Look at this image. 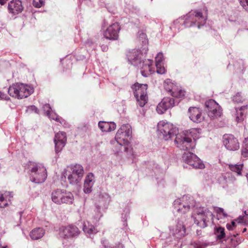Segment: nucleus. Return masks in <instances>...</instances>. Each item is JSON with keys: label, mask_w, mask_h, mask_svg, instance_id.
Returning <instances> with one entry per match:
<instances>
[{"label": "nucleus", "mask_w": 248, "mask_h": 248, "mask_svg": "<svg viewBox=\"0 0 248 248\" xmlns=\"http://www.w3.org/2000/svg\"><path fill=\"white\" fill-rule=\"evenodd\" d=\"M201 131L200 129L192 128L179 133L175 140L177 147L182 150L193 149L196 145L195 140L200 137Z\"/></svg>", "instance_id": "f257e3e1"}, {"label": "nucleus", "mask_w": 248, "mask_h": 248, "mask_svg": "<svg viewBox=\"0 0 248 248\" xmlns=\"http://www.w3.org/2000/svg\"><path fill=\"white\" fill-rule=\"evenodd\" d=\"M140 40L144 43V45L140 49H132L128 52L127 58L129 62L136 67L140 66L141 62L143 61V55L148 51L147 45V39L146 34L141 32L139 35Z\"/></svg>", "instance_id": "f03ea898"}, {"label": "nucleus", "mask_w": 248, "mask_h": 248, "mask_svg": "<svg viewBox=\"0 0 248 248\" xmlns=\"http://www.w3.org/2000/svg\"><path fill=\"white\" fill-rule=\"evenodd\" d=\"M158 136L165 140H168L179 135L178 128L167 121H161L157 126ZM176 138H175L176 139Z\"/></svg>", "instance_id": "7ed1b4c3"}, {"label": "nucleus", "mask_w": 248, "mask_h": 248, "mask_svg": "<svg viewBox=\"0 0 248 248\" xmlns=\"http://www.w3.org/2000/svg\"><path fill=\"white\" fill-rule=\"evenodd\" d=\"M194 223L201 228H204L213 219V214L208 209L204 207L195 208L192 215Z\"/></svg>", "instance_id": "20e7f679"}, {"label": "nucleus", "mask_w": 248, "mask_h": 248, "mask_svg": "<svg viewBox=\"0 0 248 248\" xmlns=\"http://www.w3.org/2000/svg\"><path fill=\"white\" fill-rule=\"evenodd\" d=\"M33 91L32 87L22 83H14L8 88L9 94L18 99L28 97Z\"/></svg>", "instance_id": "39448f33"}, {"label": "nucleus", "mask_w": 248, "mask_h": 248, "mask_svg": "<svg viewBox=\"0 0 248 248\" xmlns=\"http://www.w3.org/2000/svg\"><path fill=\"white\" fill-rule=\"evenodd\" d=\"M84 170L82 165L79 164L71 165L67 167L65 170V177L72 185H77L80 182L83 175Z\"/></svg>", "instance_id": "423d86ee"}, {"label": "nucleus", "mask_w": 248, "mask_h": 248, "mask_svg": "<svg viewBox=\"0 0 248 248\" xmlns=\"http://www.w3.org/2000/svg\"><path fill=\"white\" fill-rule=\"evenodd\" d=\"M51 197L52 201L58 205L71 204L74 200V195L71 192L61 189L53 190L51 194Z\"/></svg>", "instance_id": "0eeeda50"}, {"label": "nucleus", "mask_w": 248, "mask_h": 248, "mask_svg": "<svg viewBox=\"0 0 248 248\" xmlns=\"http://www.w3.org/2000/svg\"><path fill=\"white\" fill-rule=\"evenodd\" d=\"M30 180L37 184L42 183L46 180L47 174L46 169L41 164L32 163L30 165Z\"/></svg>", "instance_id": "6e6552de"}, {"label": "nucleus", "mask_w": 248, "mask_h": 248, "mask_svg": "<svg viewBox=\"0 0 248 248\" xmlns=\"http://www.w3.org/2000/svg\"><path fill=\"white\" fill-rule=\"evenodd\" d=\"M147 85L146 84H140L139 83H136L132 86L137 104L140 107H143L147 103Z\"/></svg>", "instance_id": "1a4fd4ad"}, {"label": "nucleus", "mask_w": 248, "mask_h": 248, "mask_svg": "<svg viewBox=\"0 0 248 248\" xmlns=\"http://www.w3.org/2000/svg\"><path fill=\"white\" fill-rule=\"evenodd\" d=\"M176 211L180 213H185L191 207L195 206V202L192 197L185 195L180 199H176L173 202Z\"/></svg>", "instance_id": "9d476101"}, {"label": "nucleus", "mask_w": 248, "mask_h": 248, "mask_svg": "<svg viewBox=\"0 0 248 248\" xmlns=\"http://www.w3.org/2000/svg\"><path fill=\"white\" fill-rule=\"evenodd\" d=\"M131 126L129 124H125L122 125L118 130L115 139L119 145L125 146L128 144L129 140L131 138Z\"/></svg>", "instance_id": "9b49d317"}, {"label": "nucleus", "mask_w": 248, "mask_h": 248, "mask_svg": "<svg viewBox=\"0 0 248 248\" xmlns=\"http://www.w3.org/2000/svg\"><path fill=\"white\" fill-rule=\"evenodd\" d=\"M206 18L202 16L200 12H192L187 16L184 24L186 27H190L193 25H197L198 28L203 26L206 22Z\"/></svg>", "instance_id": "f8f14e48"}, {"label": "nucleus", "mask_w": 248, "mask_h": 248, "mask_svg": "<svg viewBox=\"0 0 248 248\" xmlns=\"http://www.w3.org/2000/svg\"><path fill=\"white\" fill-rule=\"evenodd\" d=\"M164 87L166 91L173 97L182 98L185 95V91L177 84L172 82L170 79H167L164 81Z\"/></svg>", "instance_id": "ddd939ff"}, {"label": "nucleus", "mask_w": 248, "mask_h": 248, "mask_svg": "<svg viewBox=\"0 0 248 248\" xmlns=\"http://www.w3.org/2000/svg\"><path fill=\"white\" fill-rule=\"evenodd\" d=\"M80 233L78 228L73 225L62 226L59 230V235L64 239H73L77 238Z\"/></svg>", "instance_id": "4468645a"}, {"label": "nucleus", "mask_w": 248, "mask_h": 248, "mask_svg": "<svg viewBox=\"0 0 248 248\" xmlns=\"http://www.w3.org/2000/svg\"><path fill=\"white\" fill-rule=\"evenodd\" d=\"M183 160L192 168L198 169L204 168V165L200 159L196 155L190 152L184 154Z\"/></svg>", "instance_id": "2eb2a0df"}, {"label": "nucleus", "mask_w": 248, "mask_h": 248, "mask_svg": "<svg viewBox=\"0 0 248 248\" xmlns=\"http://www.w3.org/2000/svg\"><path fill=\"white\" fill-rule=\"evenodd\" d=\"M208 116L212 118H217L221 116L222 109L220 106L214 100L210 99L205 103Z\"/></svg>", "instance_id": "dca6fc26"}, {"label": "nucleus", "mask_w": 248, "mask_h": 248, "mask_svg": "<svg viewBox=\"0 0 248 248\" xmlns=\"http://www.w3.org/2000/svg\"><path fill=\"white\" fill-rule=\"evenodd\" d=\"M120 26L118 23L115 22L110 25L104 31V36L108 39L115 40L118 38Z\"/></svg>", "instance_id": "f3484780"}, {"label": "nucleus", "mask_w": 248, "mask_h": 248, "mask_svg": "<svg viewBox=\"0 0 248 248\" xmlns=\"http://www.w3.org/2000/svg\"><path fill=\"white\" fill-rule=\"evenodd\" d=\"M175 102L173 98L165 97L158 104L156 107V111L158 114H162L168 109L172 108L175 106Z\"/></svg>", "instance_id": "a211bd4d"}, {"label": "nucleus", "mask_w": 248, "mask_h": 248, "mask_svg": "<svg viewBox=\"0 0 248 248\" xmlns=\"http://www.w3.org/2000/svg\"><path fill=\"white\" fill-rule=\"evenodd\" d=\"M223 142L225 147L229 150L235 151L239 148L238 140L232 134L224 135Z\"/></svg>", "instance_id": "6ab92c4d"}, {"label": "nucleus", "mask_w": 248, "mask_h": 248, "mask_svg": "<svg viewBox=\"0 0 248 248\" xmlns=\"http://www.w3.org/2000/svg\"><path fill=\"white\" fill-rule=\"evenodd\" d=\"M110 197L109 195L105 192H101L98 196L99 205L96 206L97 214L95 218L96 219H99L102 216L101 209L105 207L106 205L109 202Z\"/></svg>", "instance_id": "aec40b11"}, {"label": "nucleus", "mask_w": 248, "mask_h": 248, "mask_svg": "<svg viewBox=\"0 0 248 248\" xmlns=\"http://www.w3.org/2000/svg\"><path fill=\"white\" fill-rule=\"evenodd\" d=\"M67 141L66 133L64 132H59L55 134L54 142L55 145V151L59 153L65 146Z\"/></svg>", "instance_id": "412c9836"}, {"label": "nucleus", "mask_w": 248, "mask_h": 248, "mask_svg": "<svg viewBox=\"0 0 248 248\" xmlns=\"http://www.w3.org/2000/svg\"><path fill=\"white\" fill-rule=\"evenodd\" d=\"M153 62V61L151 60H145L141 62L140 66H138L141 69V73L143 77H147L154 71Z\"/></svg>", "instance_id": "4be33fe9"}, {"label": "nucleus", "mask_w": 248, "mask_h": 248, "mask_svg": "<svg viewBox=\"0 0 248 248\" xmlns=\"http://www.w3.org/2000/svg\"><path fill=\"white\" fill-rule=\"evenodd\" d=\"M235 181L234 177L230 173L222 175L218 178L219 184L223 188L232 187Z\"/></svg>", "instance_id": "5701e85b"}, {"label": "nucleus", "mask_w": 248, "mask_h": 248, "mask_svg": "<svg viewBox=\"0 0 248 248\" xmlns=\"http://www.w3.org/2000/svg\"><path fill=\"white\" fill-rule=\"evenodd\" d=\"M8 12L16 15L20 13L23 10L22 2L20 0H12L10 1L8 5Z\"/></svg>", "instance_id": "b1692460"}, {"label": "nucleus", "mask_w": 248, "mask_h": 248, "mask_svg": "<svg viewBox=\"0 0 248 248\" xmlns=\"http://www.w3.org/2000/svg\"><path fill=\"white\" fill-rule=\"evenodd\" d=\"M95 183V177L93 173L90 172L86 176L83 186V191L86 194L90 193Z\"/></svg>", "instance_id": "393cba45"}, {"label": "nucleus", "mask_w": 248, "mask_h": 248, "mask_svg": "<svg viewBox=\"0 0 248 248\" xmlns=\"http://www.w3.org/2000/svg\"><path fill=\"white\" fill-rule=\"evenodd\" d=\"M248 107L247 105L241 106L240 108H235L232 114L235 117V121L237 123L243 122L246 117Z\"/></svg>", "instance_id": "a878e982"}, {"label": "nucleus", "mask_w": 248, "mask_h": 248, "mask_svg": "<svg viewBox=\"0 0 248 248\" xmlns=\"http://www.w3.org/2000/svg\"><path fill=\"white\" fill-rule=\"evenodd\" d=\"M189 117L195 123H200L203 120L201 110L196 107H190L188 109Z\"/></svg>", "instance_id": "bb28decb"}, {"label": "nucleus", "mask_w": 248, "mask_h": 248, "mask_svg": "<svg viewBox=\"0 0 248 248\" xmlns=\"http://www.w3.org/2000/svg\"><path fill=\"white\" fill-rule=\"evenodd\" d=\"M13 194L11 192L5 191L0 193V207L5 208L11 204Z\"/></svg>", "instance_id": "cd10ccee"}, {"label": "nucleus", "mask_w": 248, "mask_h": 248, "mask_svg": "<svg viewBox=\"0 0 248 248\" xmlns=\"http://www.w3.org/2000/svg\"><path fill=\"white\" fill-rule=\"evenodd\" d=\"M170 232L173 235L179 238L184 236L186 233V228L182 221H178L175 229L170 228Z\"/></svg>", "instance_id": "c85d7f7f"}, {"label": "nucleus", "mask_w": 248, "mask_h": 248, "mask_svg": "<svg viewBox=\"0 0 248 248\" xmlns=\"http://www.w3.org/2000/svg\"><path fill=\"white\" fill-rule=\"evenodd\" d=\"M98 126L103 132H110L116 129V125L114 122H99Z\"/></svg>", "instance_id": "c756f323"}, {"label": "nucleus", "mask_w": 248, "mask_h": 248, "mask_svg": "<svg viewBox=\"0 0 248 248\" xmlns=\"http://www.w3.org/2000/svg\"><path fill=\"white\" fill-rule=\"evenodd\" d=\"M45 231L42 228H36L32 230L30 233L32 240H38L41 238L45 234Z\"/></svg>", "instance_id": "7c9ffc66"}, {"label": "nucleus", "mask_w": 248, "mask_h": 248, "mask_svg": "<svg viewBox=\"0 0 248 248\" xmlns=\"http://www.w3.org/2000/svg\"><path fill=\"white\" fill-rule=\"evenodd\" d=\"M83 231L86 234H89V235L95 233L97 232L95 228L88 222H87V223H84L83 226Z\"/></svg>", "instance_id": "2f4dec72"}, {"label": "nucleus", "mask_w": 248, "mask_h": 248, "mask_svg": "<svg viewBox=\"0 0 248 248\" xmlns=\"http://www.w3.org/2000/svg\"><path fill=\"white\" fill-rule=\"evenodd\" d=\"M243 167V164H229V169L233 172H235L237 175L241 174V171Z\"/></svg>", "instance_id": "473e14b6"}, {"label": "nucleus", "mask_w": 248, "mask_h": 248, "mask_svg": "<svg viewBox=\"0 0 248 248\" xmlns=\"http://www.w3.org/2000/svg\"><path fill=\"white\" fill-rule=\"evenodd\" d=\"M241 155L243 157L248 158V138H245L243 141Z\"/></svg>", "instance_id": "72a5a7b5"}, {"label": "nucleus", "mask_w": 248, "mask_h": 248, "mask_svg": "<svg viewBox=\"0 0 248 248\" xmlns=\"http://www.w3.org/2000/svg\"><path fill=\"white\" fill-rule=\"evenodd\" d=\"M47 116L50 119L54 120L57 122H59L62 124H65V121L61 117H59L55 112L52 110L51 111L49 114Z\"/></svg>", "instance_id": "f704fd0d"}, {"label": "nucleus", "mask_w": 248, "mask_h": 248, "mask_svg": "<svg viewBox=\"0 0 248 248\" xmlns=\"http://www.w3.org/2000/svg\"><path fill=\"white\" fill-rule=\"evenodd\" d=\"M101 244L104 248H124L123 245L121 243L117 244L115 246H111L109 244L106 239H102Z\"/></svg>", "instance_id": "c9c22d12"}, {"label": "nucleus", "mask_w": 248, "mask_h": 248, "mask_svg": "<svg viewBox=\"0 0 248 248\" xmlns=\"http://www.w3.org/2000/svg\"><path fill=\"white\" fill-rule=\"evenodd\" d=\"M224 228L222 227H218L216 229L215 231V234L217 239H222L225 236V233L224 232Z\"/></svg>", "instance_id": "e433bc0d"}, {"label": "nucleus", "mask_w": 248, "mask_h": 248, "mask_svg": "<svg viewBox=\"0 0 248 248\" xmlns=\"http://www.w3.org/2000/svg\"><path fill=\"white\" fill-rule=\"evenodd\" d=\"M232 100L234 103H242L245 99L240 93H237L232 97Z\"/></svg>", "instance_id": "4c0bfd02"}, {"label": "nucleus", "mask_w": 248, "mask_h": 248, "mask_svg": "<svg viewBox=\"0 0 248 248\" xmlns=\"http://www.w3.org/2000/svg\"><path fill=\"white\" fill-rule=\"evenodd\" d=\"M155 66H158L160 64H163L162 62L164 60L163 53L161 52L158 53L155 58Z\"/></svg>", "instance_id": "58836bf2"}, {"label": "nucleus", "mask_w": 248, "mask_h": 248, "mask_svg": "<svg viewBox=\"0 0 248 248\" xmlns=\"http://www.w3.org/2000/svg\"><path fill=\"white\" fill-rule=\"evenodd\" d=\"M217 216L220 218L226 217L227 214L225 212L224 209L222 208H217L216 210Z\"/></svg>", "instance_id": "ea45409f"}, {"label": "nucleus", "mask_w": 248, "mask_h": 248, "mask_svg": "<svg viewBox=\"0 0 248 248\" xmlns=\"http://www.w3.org/2000/svg\"><path fill=\"white\" fill-rule=\"evenodd\" d=\"M33 5L36 8H40L45 4V0H33Z\"/></svg>", "instance_id": "a19ab883"}, {"label": "nucleus", "mask_w": 248, "mask_h": 248, "mask_svg": "<svg viewBox=\"0 0 248 248\" xmlns=\"http://www.w3.org/2000/svg\"><path fill=\"white\" fill-rule=\"evenodd\" d=\"M43 111L46 114V115L49 114V113L52 111L51 108L50 107V105L48 104H46L43 106Z\"/></svg>", "instance_id": "79ce46f5"}, {"label": "nucleus", "mask_w": 248, "mask_h": 248, "mask_svg": "<svg viewBox=\"0 0 248 248\" xmlns=\"http://www.w3.org/2000/svg\"><path fill=\"white\" fill-rule=\"evenodd\" d=\"M242 7L248 12V0H238Z\"/></svg>", "instance_id": "37998d69"}, {"label": "nucleus", "mask_w": 248, "mask_h": 248, "mask_svg": "<svg viewBox=\"0 0 248 248\" xmlns=\"http://www.w3.org/2000/svg\"><path fill=\"white\" fill-rule=\"evenodd\" d=\"M156 72L158 74H163L165 73V69L163 66V64H160L158 66H156Z\"/></svg>", "instance_id": "c03bdc74"}, {"label": "nucleus", "mask_w": 248, "mask_h": 248, "mask_svg": "<svg viewBox=\"0 0 248 248\" xmlns=\"http://www.w3.org/2000/svg\"><path fill=\"white\" fill-rule=\"evenodd\" d=\"M245 216H243V217H239L238 218V223H242L244 221H245L248 218V215L247 214L246 211H245Z\"/></svg>", "instance_id": "a18cd8bd"}, {"label": "nucleus", "mask_w": 248, "mask_h": 248, "mask_svg": "<svg viewBox=\"0 0 248 248\" xmlns=\"http://www.w3.org/2000/svg\"><path fill=\"white\" fill-rule=\"evenodd\" d=\"M235 222L234 221H232L231 223L229 224V223H228L226 225V227L227 228L228 230H232L233 228V227H234L235 226Z\"/></svg>", "instance_id": "49530a36"}, {"label": "nucleus", "mask_w": 248, "mask_h": 248, "mask_svg": "<svg viewBox=\"0 0 248 248\" xmlns=\"http://www.w3.org/2000/svg\"><path fill=\"white\" fill-rule=\"evenodd\" d=\"M0 98H1L2 99L6 100H8L10 99V98L8 96H7L5 94L1 92L0 91Z\"/></svg>", "instance_id": "de8ad7c7"}, {"label": "nucleus", "mask_w": 248, "mask_h": 248, "mask_svg": "<svg viewBox=\"0 0 248 248\" xmlns=\"http://www.w3.org/2000/svg\"><path fill=\"white\" fill-rule=\"evenodd\" d=\"M194 247V248H204V246L200 243H195Z\"/></svg>", "instance_id": "09e8293b"}, {"label": "nucleus", "mask_w": 248, "mask_h": 248, "mask_svg": "<svg viewBox=\"0 0 248 248\" xmlns=\"http://www.w3.org/2000/svg\"><path fill=\"white\" fill-rule=\"evenodd\" d=\"M31 108H32V110H33L36 113H37L38 112V110L37 108H36L35 106H31Z\"/></svg>", "instance_id": "8fccbe9b"}, {"label": "nucleus", "mask_w": 248, "mask_h": 248, "mask_svg": "<svg viewBox=\"0 0 248 248\" xmlns=\"http://www.w3.org/2000/svg\"><path fill=\"white\" fill-rule=\"evenodd\" d=\"M8 0H0V4L1 5H4Z\"/></svg>", "instance_id": "3c124183"}, {"label": "nucleus", "mask_w": 248, "mask_h": 248, "mask_svg": "<svg viewBox=\"0 0 248 248\" xmlns=\"http://www.w3.org/2000/svg\"><path fill=\"white\" fill-rule=\"evenodd\" d=\"M103 51H105L107 50V47L106 46H101Z\"/></svg>", "instance_id": "603ef678"}, {"label": "nucleus", "mask_w": 248, "mask_h": 248, "mask_svg": "<svg viewBox=\"0 0 248 248\" xmlns=\"http://www.w3.org/2000/svg\"><path fill=\"white\" fill-rule=\"evenodd\" d=\"M91 44V43H90V42L89 41H88V42L86 43V46H90Z\"/></svg>", "instance_id": "864d4df0"}, {"label": "nucleus", "mask_w": 248, "mask_h": 248, "mask_svg": "<svg viewBox=\"0 0 248 248\" xmlns=\"http://www.w3.org/2000/svg\"><path fill=\"white\" fill-rule=\"evenodd\" d=\"M246 230H247V229H246V228H244V229H243V232H245L246 231Z\"/></svg>", "instance_id": "5fc2aeb1"}]
</instances>
